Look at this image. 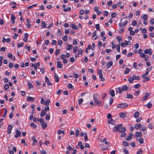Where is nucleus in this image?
Masks as SVG:
<instances>
[{
    "mask_svg": "<svg viewBox=\"0 0 154 154\" xmlns=\"http://www.w3.org/2000/svg\"><path fill=\"white\" fill-rule=\"evenodd\" d=\"M71 10L70 7H68L67 8H65L64 9L63 11L65 12H67L68 11H70Z\"/></svg>",
    "mask_w": 154,
    "mask_h": 154,
    "instance_id": "c03bdc74",
    "label": "nucleus"
},
{
    "mask_svg": "<svg viewBox=\"0 0 154 154\" xmlns=\"http://www.w3.org/2000/svg\"><path fill=\"white\" fill-rule=\"evenodd\" d=\"M42 26L43 28H45L46 27V24L45 23V22L42 21Z\"/></svg>",
    "mask_w": 154,
    "mask_h": 154,
    "instance_id": "ea45409f",
    "label": "nucleus"
},
{
    "mask_svg": "<svg viewBox=\"0 0 154 154\" xmlns=\"http://www.w3.org/2000/svg\"><path fill=\"white\" fill-rule=\"evenodd\" d=\"M126 97L127 98H132L133 96L132 95L130 94H127L126 95Z\"/></svg>",
    "mask_w": 154,
    "mask_h": 154,
    "instance_id": "cd10ccee",
    "label": "nucleus"
},
{
    "mask_svg": "<svg viewBox=\"0 0 154 154\" xmlns=\"http://www.w3.org/2000/svg\"><path fill=\"white\" fill-rule=\"evenodd\" d=\"M97 30L100 31V25L99 24H97L95 26Z\"/></svg>",
    "mask_w": 154,
    "mask_h": 154,
    "instance_id": "de8ad7c7",
    "label": "nucleus"
},
{
    "mask_svg": "<svg viewBox=\"0 0 154 154\" xmlns=\"http://www.w3.org/2000/svg\"><path fill=\"white\" fill-rule=\"evenodd\" d=\"M150 78L148 77H146L145 79H144L143 81V82H145L149 80Z\"/></svg>",
    "mask_w": 154,
    "mask_h": 154,
    "instance_id": "79ce46f5",
    "label": "nucleus"
},
{
    "mask_svg": "<svg viewBox=\"0 0 154 154\" xmlns=\"http://www.w3.org/2000/svg\"><path fill=\"white\" fill-rule=\"evenodd\" d=\"M141 127V125L140 123H138L135 125V128L137 129H139Z\"/></svg>",
    "mask_w": 154,
    "mask_h": 154,
    "instance_id": "b1692460",
    "label": "nucleus"
},
{
    "mask_svg": "<svg viewBox=\"0 0 154 154\" xmlns=\"http://www.w3.org/2000/svg\"><path fill=\"white\" fill-rule=\"evenodd\" d=\"M121 89L122 91H126L128 90V87L126 85H124L122 87Z\"/></svg>",
    "mask_w": 154,
    "mask_h": 154,
    "instance_id": "aec40b11",
    "label": "nucleus"
},
{
    "mask_svg": "<svg viewBox=\"0 0 154 154\" xmlns=\"http://www.w3.org/2000/svg\"><path fill=\"white\" fill-rule=\"evenodd\" d=\"M79 131L78 129L76 130L75 131V135L76 137H78L79 135Z\"/></svg>",
    "mask_w": 154,
    "mask_h": 154,
    "instance_id": "3c124183",
    "label": "nucleus"
},
{
    "mask_svg": "<svg viewBox=\"0 0 154 154\" xmlns=\"http://www.w3.org/2000/svg\"><path fill=\"white\" fill-rule=\"evenodd\" d=\"M144 53L145 54H148L149 55H150L152 54V50L151 49H146L144 50Z\"/></svg>",
    "mask_w": 154,
    "mask_h": 154,
    "instance_id": "20e7f679",
    "label": "nucleus"
},
{
    "mask_svg": "<svg viewBox=\"0 0 154 154\" xmlns=\"http://www.w3.org/2000/svg\"><path fill=\"white\" fill-rule=\"evenodd\" d=\"M130 71V69L129 68H127L124 71V74H128Z\"/></svg>",
    "mask_w": 154,
    "mask_h": 154,
    "instance_id": "2f4dec72",
    "label": "nucleus"
},
{
    "mask_svg": "<svg viewBox=\"0 0 154 154\" xmlns=\"http://www.w3.org/2000/svg\"><path fill=\"white\" fill-rule=\"evenodd\" d=\"M68 39V37L66 35H65L63 37V39L64 41H66Z\"/></svg>",
    "mask_w": 154,
    "mask_h": 154,
    "instance_id": "a18cd8bd",
    "label": "nucleus"
},
{
    "mask_svg": "<svg viewBox=\"0 0 154 154\" xmlns=\"http://www.w3.org/2000/svg\"><path fill=\"white\" fill-rule=\"evenodd\" d=\"M94 103L95 105H98L99 106H101L102 105V102L98 100L95 102Z\"/></svg>",
    "mask_w": 154,
    "mask_h": 154,
    "instance_id": "423d86ee",
    "label": "nucleus"
},
{
    "mask_svg": "<svg viewBox=\"0 0 154 154\" xmlns=\"http://www.w3.org/2000/svg\"><path fill=\"white\" fill-rule=\"evenodd\" d=\"M134 136V135L133 134L131 133H130L126 137V140L128 141H129Z\"/></svg>",
    "mask_w": 154,
    "mask_h": 154,
    "instance_id": "7ed1b4c3",
    "label": "nucleus"
},
{
    "mask_svg": "<svg viewBox=\"0 0 154 154\" xmlns=\"http://www.w3.org/2000/svg\"><path fill=\"white\" fill-rule=\"evenodd\" d=\"M133 78L134 79V80H138L140 79V77L139 76H136V75H133Z\"/></svg>",
    "mask_w": 154,
    "mask_h": 154,
    "instance_id": "a878e982",
    "label": "nucleus"
},
{
    "mask_svg": "<svg viewBox=\"0 0 154 154\" xmlns=\"http://www.w3.org/2000/svg\"><path fill=\"white\" fill-rule=\"evenodd\" d=\"M29 88V89L32 88H33V86L31 83H29L28 84Z\"/></svg>",
    "mask_w": 154,
    "mask_h": 154,
    "instance_id": "052dcab7",
    "label": "nucleus"
},
{
    "mask_svg": "<svg viewBox=\"0 0 154 154\" xmlns=\"http://www.w3.org/2000/svg\"><path fill=\"white\" fill-rule=\"evenodd\" d=\"M72 46L71 45H68V46L66 48V50H69L72 49Z\"/></svg>",
    "mask_w": 154,
    "mask_h": 154,
    "instance_id": "c9c22d12",
    "label": "nucleus"
},
{
    "mask_svg": "<svg viewBox=\"0 0 154 154\" xmlns=\"http://www.w3.org/2000/svg\"><path fill=\"white\" fill-rule=\"evenodd\" d=\"M150 22L152 25H153L154 23V19H151L149 21Z\"/></svg>",
    "mask_w": 154,
    "mask_h": 154,
    "instance_id": "338daca9",
    "label": "nucleus"
},
{
    "mask_svg": "<svg viewBox=\"0 0 154 154\" xmlns=\"http://www.w3.org/2000/svg\"><path fill=\"white\" fill-rule=\"evenodd\" d=\"M46 114V112H45V110H44V109H43L41 111L40 116L41 117H43Z\"/></svg>",
    "mask_w": 154,
    "mask_h": 154,
    "instance_id": "412c9836",
    "label": "nucleus"
},
{
    "mask_svg": "<svg viewBox=\"0 0 154 154\" xmlns=\"http://www.w3.org/2000/svg\"><path fill=\"white\" fill-rule=\"evenodd\" d=\"M83 101V99L82 98H81L79 100L78 103L79 105H81Z\"/></svg>",
    "mask_w": 154,
    "mask_h": 154,
    "instance_id": "864d4df0",
    "label": "nucleus"
},
{
    "mask_svg": "<svg viewBox=\"0 0 154 154\" xmlns=\"http://www.w3.org/2000/svg\"><path fill=\"white\" fill-rule=\"evenodd\" d=\"M126 113L121 112L120 113L119 115V116L122 118H124L126 116Z\"/></svg>",
    "mask_w": 154,
    "mask_h": 154,
    "instance_id": "a211bd4d",
    "label": "nucleus"
},
{
    "mask_svg": "<svg viewBox=\"0 0 154 154\" xmlns=\"http://www.w3.org/2000/svg\"><path fill=\"white\" fill-rule=\"evenodd\" d=\"M98 96L97 94H93V97L94 102L98 100L97 98Z\"/></svg>",
    "mask_w": 154,
    "mask_h": 154,
    "instance_id": "2eb2a0df",
    "label": "nucleus"
},
{
    "mask_svg": "<svg viewBox=\"0 0 154 154\" xmlns=\"http://www.w3.org/2000/svg\"><path fill=\"white\" fill-rule=\"evenodd\" d=\"M47 127V124L45 123H43L42 124V129H44Z\"/></svg>",
    "mask_w": 154,
    "mask_h": 154,
    "instance_id": "473e14b6",
    "label": "nucleus"
},
{
    "mask_svg": "<svg viewBox=\"0 0 154 154\" xmlns=\"http://www.w3.org/2000/svg\"><path fill=\"white\" fill-rule=\"evenodd\" d=\"M150 95L148 93H145V96L143 97V100L144 101L146 100L148 97Z\"/></svg>",
    "mask_w": 154,
    "mask_h": 154,
    "instance_id": "4468645a",
    "label": "nucleus"
},
{
    "mask_svg": "<svg viewBox=\"0 0 154 154\" xmlns=\"http://www.w3.org/2000/svg\"><path fill=\"white\" fill-rule=\"evenodd\" d=\"M107 123L108 124H110L112 125H113L114 123V121L112 119V118L111 119V120L110 121L109 120L108 121Z\"/></svg>",
    "mask_w": 154,
    "mask_h": 154,
    "instance_id": "7c9ffc66",
    "label": "nucleus"
},
{
    "mask_svg": "<svg viewBox=\"0 0 154 154\" xmlns=\"http://www.w3.org/2000/svg\"><path fill=\"white\" fill-rule=\"evenodd\" d=\"M40 153L41 154H46L45 151L43 149L40 151Z\"/></svg>",
    "mask_w": 154,
    "mask_h": 154,
    "instance_id": "774afa93",
    "label": "nucleus"
},
{
    "mask_svg": "<svg viewBox=\"0 0 154 154\" xmlns=\"http://www.w3.org/2000/svg\"><path fill=\"white\" fill-rule=\"evenodd\" d=\"M30 126L32 128H36L37 127V125L33 123H31L30 124Z\"/></svg>",
    "mask_w": 154,
    "mask_h": 154,
    "instance_id": "c756f323",
    "label": "nucleus"
},
{
    "mask_svg": "<svg viewBox=\"0 0 154 154\" xmlns=\"http://www.w3.org/2000/svg\"><path fill=\"white\" fill-rule=\"evenodd\" d=\"M16 134L15 135V137L17 138L18 137H21V132L20 131L17 130L16 131Z\"/></svg>",
    "mask_w": 154,
    "mask_h": 154,
    "instance_id": "39448f33",
    "label": "nucleus"
},
{
    "mask_svg": "<svg viewBox=\"0 0 154 154\" xmlns=\"http://www.w3.org/2000/svg\"><path fill=\"white\" fill-rule=\"evenodd\" d=\"M135 135L137 138L138 137H141L142 136V133L140 131L136 132L135 133Z\"/></svg>",
    "mask_w": 154,
    "mask_h": 154,
    "instance_id": "9d476101",
    "label": "nucleus"
},
{
    "mask_svg": "<svg viewBox=\"0 0 154 154\" xmlns=\"http://www.w3.org/2000/svg\"><path fill=\"white\" fill-rule=\"evenodd\" d=\"M128 23V21L127 20H125L124 22L123 23H120L119 24V26L120 27H123L125 26Z\"/></svg>",
    "mask_w": 154,
    "mask_h": 154,
    "instance_id": "6e6552de",
    "label": "nucleus"
},
{
    "mask_svg": "<svg viewBox=\"0 0 154 154\" xmlns=\"http://www.w3.org/2000/svg\"><path fill=\"white\" fill-rule=\"evenodd\" d=\"M15 17L14 15L13 14L11 15V19L12 21V23L14 24L15 23Z\"/></svg>",
    "mask_w": 154,
    "mask_h": 154,
    "instance_id": "1a4fd4ad",
    "label": "nucleus"
},
{
    "mask_svg": "<svg viewBox=\"0 0 154 154\" xmlns=\"http://www.w3.org/2000/svg\"><path fill=\"white\" fill-rule=\"evenodd\" d=\"M148 127L150 129H152L153 128V125L152 123H149L148 125Z\"/></svg>",
    "mask_w": 154,
    "mask_h": 154,
    "instance_id": "37998d69",
    "label": "nucleus"
},
{
    "mask_svg": "<svg viewBox=\"0 0 154 154\" xmlns=\"http://www.w3.org/2000/svg\"><path fill=\"white\" fill-rule=\"evenodd\" d=\"M123 151L125 152V154H128L129 152L128 150L126 148H124Z\"/></svg>",
    "mask_w": 154,
    "mask_h": 154,
    "instance_id": "13d9d810",
    "label": "nucleus"
},
{
    "mask_svg": "<svg viewBox=\"0 0 154 154\" xmlns=\"http://www.w3.org/2000/svg\"><path fill=\"white\" fill-rule=\"evenodd\" d=\"M26 99L27 101L29 102H33L35 100L34 98L32 97H27Z\"/></svg>",
    "mask_w": 154,
    "mask_h": 154,
    "instance_id": "9b49d317",
    "label": "nucleus"
},
{
    "mask_svg": "<svg viewBox=\"0 0 154 154\" xmlns=\"http://www.w3.org/2000/svg\"><path fill=\"white\" fill-rule=\"evenodd\" d=\"M140 87V85L138 84L134 85V88H138Z\"/></svg>",
    "mask_w": 154,
    "mask_h": 154,
    "instance_id": "4d7b16f0",
    "label": "nucleus"
},
{
    "mask_svg": "<svg viewBox=\"0 0 154 154\" xmlns=\"http://www.w3.org/2000/svg\"><path fill=\"white\" fill-rule=\"evenodd\" d=\"M54 77L55 79V81L56 82H58L59 80V78L58 75L56 74L55 72H54Z\"/></svg>",
    "mask_w": 154,
    "mask_h": 154,
    "instance_id": "f3484780",
    "label": "nucleus"
},
{
    "mask_svg": "<svg viewBox=\"0 0 154 154\" xmlns=\"http://www.w3.org/2000/svg\"><path fill=\"white\" fill-rule=\"evenodd\" d=\"M128 81H129V82L130 83H132L134 81V79H133V77H129L128 79Z\"/></svg>",
    "mask_w": 154,
    "mask_h": 154,
    "instance_id": "e433bc0d",
    "label": "nucleus"
},
{
    "mask_svg": "<svg viewBox=\"0 0 154 154\" xmlns=\"http://www.w3.org/2000/svg\"><path fill=\"white\" fill-rule=\"evenodd\" d=\"M143 19L145 20H146L148 19V16L146 14H145L143 17Z\"/></svg>",
    "mask_w": 154,
    "mask_h": 154,
    "instance_id": "bf43d9fd",
    "label": "nucleus"
},
{
    "mask_svg": "<svg viewBox=\"0 0 154 154\" xmlns=\"http://www.w3.org/2000/svg\"><path fill=\"white\" fill-rule=\"evenodd\" d=\"M140 115V113L138 111H137L135 112L134 115V117L135 118H137Z\"/></svg>",
    "mask_w": 154,
    "mask_h": 154,
    "instance_id": "4be33fe9",
    "label": "nucleus"
},
{
    "mask_svg": "<svg viewBox=\"0 0 154 154\" xmlns=\"http://www.w3.org/2000/svg\"><path fill=\"white\" fill-rule=\"evenodd\" d=\"M24 43L23 42H20L17 44V47L18 48H20L21 47L23 46Z\"/></svg>",
    "mask_w": 154,
    "mask_h": 154,
    "instance_id": "58836bf2",
    "label": "nucleus"
},
{
    "mask_svg": "<svg viewBox=\"0 0 154 154\" xmlns=\"http://www.w3.org/2000/svg\"><path fill=\"white\" fill-rule=\"evenodd\" d=\"M146 106H147V108H148L149 109L152 107V104L151 103H148L147 104H146Z\"/></svg>",
    "mask_w": 154,
    "mask_h": 154,
    "instance_id": "4c0bfd02",
    "label": "nucleus"
},
{
    "mask_svg": "<svg viewBox=\"0 0 154 154\" xmlns=\"http://www.w3.org/2000/svg\"><path fill=\"white\" fill-rule=\"evenodd\" d=\"M118 5L121 9L123 8L124 5L121 2H119L118 3Z\"/></svg>",
    "mask_w": 154,
    "mask_h": 154,
    "instance_id": "c85d7f7f",
    "label": "nucleus"
},
{
    "mask_svg": "<svg viewBox=\"0 0 154 154\" xmlns=\"http://www.w3.org/2000/svg\"><path fill=\"white\" fill-rule=\"evenodd\" d=\"M4 88L5 89V90H8L9 88V86L7 84L5 85L4 86Z\"/></svg>",
    "mask_w": 154,
    "mask_h": 154,
    "instance_id": "5fc2aeb1",
    "label": "nucleus"
},
{
    "mask_svg": "<svg viewBox=\"0 0 154 154\" xmlns=\"http://www.w3.org/2000/svg\"><path fill=\"white\" fill-rule=\"evenodd\" d=\"M71 28H72L73 29L76 30L78 29V28L77 27V26L74 24H72L71 25Z\"/></svg>",
    "mask_w": 154,
    "mask_h": 154,
    "instance_id": "5701e85b",
    "label": "nucleus"
},
{
    "mask_svg": "<svg viewBox=\"0 0 154 154\" xmlns=\"http://www.w3.org/2000/svg\"><path fill=\"white\" fill-rule=\"evenodd\" d=\"M140 92V90L136 91L134 93V95L135 96H137L139 94Z\"/></svg>",
    "mask_w": 154,
    "mask_h": 154,
    "instance_id": "69168bd1",
    "label": "nucleus"
},
{
    "mask_svg": "<svg viewBox=\"0 0 154 154\" xmlns=\"http://www.w3.org/2000/svg\"><path fill=\"white\" fill-rule=\"evenodd\" d=\"M121 89H121L120 88H118L117 89H116V91L117 93H119L121 94L122 92V91Z\"/></svg>",
    "mask_w": 154,
    "mask_h": 154,
    "instance_id": "bb28decb",
    "label": "nucleus"
},
{
    "mask_svg": "<svg viewBox=\"0 0 154 154\" xmlns=\"http://www.w3.org/2000/svg\"><path fill=\"white\" fill-rule=\"evenodd\" d=\"M50 102V100L49 99H47L46 101L45 102L44 104L47 106L49 105V103Z\"/></svg>",
    "mask_w": 154,
    "mask_h": 154,
    "instance_id": "f704fd0d",
    "label": "nucleus"
},
{
    "mask_svg": "<svg viewBox=\"0 0 154 154\" xmlns=\"http://www.w3.org/2000/svg\"><path fill=\"white\" fill-rule=\"evenodd\" d=\"M37 5V4H34V5H32L31 6H29V7H27V8L29 9H31V8H33L34 7H35Z\"/></svg>",
    "mask_w": 154,
    "mask_h": 154,
    "instance_id": "680f3d73",
    "label": "nucleus"
},
{
    "mask_svg": "<svg viewBox=\"0 0 154 154\" xmlns=\"http://www.w3.org/2000/svg\"><path fill=\"white\" fill-rule=\"evenodd\" d=\"M45 118H46V119L47 120H49V119H50V115L49 114H47L46 115V116H45Z\"/></svg>",
    "mask_w": 154,
    "mask_h": 154,
    "instance_id": "603ef678",
    "label": "nucleus"
},
{
    "mask_svg": "<svg viewBox=\"0 0 154 154\" xmlns=\"http://www.w3.org/2000/svg\"><path fill=\"white\" fill-rule=\"evenodd\" d=\"M28 36V34L27 33H26L25 34L24 37L23 38V41L25 42H27V39Z\"/></svg>",
    "mask_w": 154,
    "mask_h": 154,
    "instance_id": "f8f14e48",
    "label": "nucleus"
},
{
    "mask_svg": "<svg viewBox=\"0 0 154 154\" xmlns=\"http://www.w3.org/2000/svg\"><path fill=\"white\" fill-rule=\"evenodd\" d=\"M128 104L126 103H121L118 104L117 106V107L120 108H124L126 106H128Z\"/></svg>",
    "mask_w": 154,
    "mask_h": 154,
    "instance_id": "f03ea898",
    "label": "nucleus"
},
{
    "mask_svg": "<svg viewBox=\"0 0 154 154\" xmlns=\"http://www.w3.org/2000/svg\"><path fill=\"white\" fill-rule=\"evenodd\" d=\"M117 5L116 4H113L112 6V8L113 9L116 8L117 7Z\"/></svg>",
    "mask_w": 154,
    "mask_h": 154,
    "instance_id": "e2e57ef3",
    "label": "nucleus"
},
{
    "mask_svg": "<svg viewBox=\"0 0 154 154\" xmlns=\"http://www.w3.org/2000/svg\"><path fill=\"white\" fill-rule=\"evenodd\" d=\"M32 139L33 141V145H34V143L37 142V140L36 139L35 137H32Z\"/></svg>",
    "mask_w": 154,
    "mask_h": 154,
    "instance_id": "a19ab883",
    "label": "nucleus"
},
{
    "mask_svg": "<svg viewBox=\"0 0 154 154\" xmlns=\"http://www.w3.org/2000/svg\"><path fill=\"white\" fill-rule=\"evenodd\" d=\"M83 51V50L82 49H80L78 51V54H81L82 55Z\"/></svg>",
    "mask_w": 154,
    "mask_h": 154,
    "instance_id": "8fccbe9b",
    "label": "nucleus"
},
{
    "mask_svg": "<svg viewBox=\"0 0 154 154\" xmlns=\"http://www.w3.org/2000/svg\"><path fill=\"white\" fill-rule=\"evenodd\" d=\"M12 128V126L11 125H9L8 127V133L10 134Z\"/></svg>",
    "mask_w": 154,
    "mask_h": 154,
    "instance_id": "0eeeda50",
    "label": "nucleus"
},
{
    "mask_svg": "<svg viewBox=\"0 0 154 154\" xmlns=\"http://www.w3.org/2000/svg\"><path fill=\"white\" fill-rule=\"evenodd\" d=\"M116 38L117 39V40L119 42V43H120V41H121L122 40V37L121 36H117L116 37Z\"/></svg>",
    "mask_w": 154,
    "mask_h": 154,
    "instance_id": "6e6d98bb",
    "label": "nucleus"
},
{
    "mask_svg": "<svg viewBox=\"0 0 154 154\" xmlns=\"http://www.w3.org/2000/svg\"><path fill=\"white\" fill-rule=\"evenodd\" d=\"M123 125L122 124H118L117 125L115 126L113 130V132L119 131V133L124 132L126 131V128L124 127H122Z\"/></svg>",
    "mask_w": 154,
    "mask_h": 154,
    "instance_id": "f257e3e1",
    "label": "nucleus"
},
{
    "mask_svg": "<svg viewBox=\"0 0 154 154\" xmlns=\"http://www.w3.org/2000/svg\"><path fill=\"white\" fill-rule=\"evenodd\" d=\"M140 144H142L143 143V139L141 137L138 140Z\"/></svg>",
    "mask_w": 154,
    "mask_h": 154,
    "instance_id": "09e8293b",
    "label": "nucleus"
},
{
    "mask_svg": "<svg viewBox=\"0 0 154 154\" xmlns=\"http://www.w3.org/2000/svg\"><path fill=\"white\" fill-rule=\"evenodd\" d=\"M98 73L99 74V78H100L102 77L103 76V75L102 74V70L101 69H98Z\"/></svg>",
    "mask_w": 154,
    "mask_h": 154,
    "instance_id": "6ab92c4d",
    "label": "nucleus"
},
{
    "mask_svg": "<svg viewBox=\"0 0 154 154\" xmlns=\"http://www.w3.org/2000/svg\"><path fill=\"white\" fill-rule=\"evenodd\" d=\"M78 50V47L77 46H75L74 47L73 50V53H75Z\"/></svg>",
    "mask_w": 154,
    "mask_h": 154,
    "instance_id": "72a5a7b5",
    "label": "nucleus"
},
{
    "mask_svg": "<svg viewBox=\"0 0 154 154\" xmlns=\"http://www.w3.org/2000/svg\"><path fill=\"white\" fill-rule=\"evenodd\" d=\"M73 77L75 78H77L79 77V75L77 73H73Z\"/></svg>",
    "mask_w": 154,
    "mask_h": 154,
    "instance_id": "0e129e2a",
    "label": "nucleus"
},
{
    "mask_svg": "<svg viewBox=\"0 0 154 154\" xmlns=\"http://www.w3.org/2000/svg\"><path fill=\"white\" fill-rule=\"evenodd\" d=\"M116 49L118 52H119L120 51V46L119 44H118L116 46Z\"/></svg>",
    "mask_w": 154,
    "mask_h": 154,
    "instance_id": "49530a36",
    "label": "nucleus"
},
{
    "mask_svg": "<svg viewBox=\"0 0 154 154\" xmlns=\"http://www.w3.org/2000/svg\"><path fill=\"white\" fill-rule=\"evenodd\" d=\"M57 67L59 68H61L63 67V66L61 64V62L60 61H57Z\"/></svg>",
    "mask_w": 154,
    "mask_h": 154,
    "instance_id": "dca6fc26",
    "label": "nucleus"
},
{
    "mask_svg": "<svg viewBox=\"0 0 154 154\" xmlns=\"http://www.w3.org/2000/svg\"><path fill=\"white\" fill-rule=\"evenodd\" d=\"M109 93L110 94L112 97H114L115 96V92L113 90H111L110 91Z\"/></svg>",
    "mask_w": 154,
    "mask_h": 154,
    "instance_id": "393cba45",
    "label": "nucleus"
},
{
    "mask_svg": "<svg viewBox=\"0 0 154 154\" xmlns=\"http://www.w3.org/2000/svg\"><path fill=\"white\" fill-rule=\"evenodd\" d=\"M113 64V61L112 60L109 61L107 63L106 66L108 69Z\"/></svg>",
    "mask_w": 154,
    "mask_h": 154,
    "instance_id": "ddd939ff",
    "label": "nucleus"
}]
</instances>
